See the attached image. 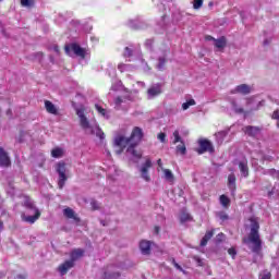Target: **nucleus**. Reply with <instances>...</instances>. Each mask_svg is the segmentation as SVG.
<instances>
[{
  "instance_id": "obj_1",
  "label": "nucleus",
  "mask_w": 279,
  "mask_h": 279,
  "mask_svg": "<svg viewBox=\"0 0 279 279\" xmlns=\"http://www.w3.org/2000/svg\"><path fill=\"white\" fill-rule=\"evenodd\" d=\"M141 141H143V130L138 126L133 129L130 137L123 135L116 136L114 145L116 147H120V150H117V154H122L123 149H126V156H129L133 162H138V160L143 158V153L137 151L135 147Z\"/></svg>"
},
{
  "instance_id": "obj_2",
  "label": "nucleus",
  "mask_w": 279,
  "mask_h": 279,
  "mask_svg": "<svg viewBox=\"0 0 279 279\" xmlns=\"http://www.w3.org/2000/svg\"><path fill=\"white\" fill-rule=\"evenodd\" d=\"M76 114L78 117L80 125L86 134H95L98 138L104 140V131H101L97 121L88 120L86 111L82 108L76 109Z\"/></svg>"
},
{
  "instance_id": "obj_3",
  "label": "nucleus",
  "mask_w": 279,
  "mask_h": 279,
  "mask_svg": "<svg viewBox=\"0 0 279 279\" xmlns=\"http://www.w3.org/2000/svg\"><path fill=\"white\" fill-rule=\"evenodd\" d=\"M123 57L129 59V62H134V60H137L140 64V69H142L145 73H149L151 69L145 62V59H143V53L141 52L140 46L130 45L124 48Z\"/></svg>"
},
{
  "instance_id": "obj_4",
  "label": "nucleus",
  "mask_w": 279,
  "mask_h": 279,
  "mask_svg": "<svg viewBox=\"0 0 279 279\" xmlns=\"http://www.w3.org/2000/svg\"><path fill=\"white\" fill-rule=\"evenodd\" d=\"M248 221L251 223V232L248 234V239L244 240V243H252V252L258 254V252H260V235L258 234L260 226L258 225V220L256 218H251Z\"/></svg>"
},
{
  "instance_id": "obj_5",
  "label": "nucleus",
  "mask_w": 279,
  "mask_h": 279,
  "mask_svg": "<svg viewBox=\"0 0 279 279\" xmlns=\"http://www.w3.org/2000/svg\"><path fill=\"white\" fill-rule=\"evenodd\" d=\"M243 101L244 104H246V106H248V110H258V107L263 106V101H258L257 106L254 105L256 102L254 98H248ZM243 101L241 99H231L230 101L231 108L236 112V114H243L244 110H243V106L241 105L243 104Z\"/></svg>"
},
{
  "instance_id": "obj_6",
  "label": "nucleus",
  "mask_w": 279,
  "mask_h": 279,
  "mask_svg": "<svg viewBox=\"0 0 279 279\" xmlns=\"http://www.w3.org/2000/svg\"><path fill=\"white\" fill-rule=\"evenodd\" d=\"M24 206L26 207L28 215L22 214V221H26V223H36V221L40 219V211L38 208L34 206L32 201H26Z\"/></svg>"
},
{
  "instance_id": "obj_7",
  "label": "nucleus",
  "mask_w": 279,
  "mask_h": 279,
  "mask_svg": "<svg viewBox=\"0 0 279 279\" xmlns=\"http://www.w3.org/2000/svg\"><path fill=\"white\" fill-rule=\"evenodd\" d=\"M71 260L64 262L61 266H59V272L61 276H64L69 269H71L75 263V260H80L82 256H84V250L82 248H75L71 252Z\"/></svg>"
},
{
  "instance_id": "obj_8",
  "label": "nucleus",
  "mask_w": 279,
  "mask_h": 279,
  "mask_svg": "<svg viewBox=\"0 0 279 279\" xmlns=\"http://www.w3.org/2000/svg\"><path fill=\"white\" fill-rule=\"evenodd\" d=\"M65 53L70 56V58H73V56H76L77 58H88L89 52L86 50V48H82L77 44H69L65 46Z\"/></svg>"
},
{
  "instance_id": "obj_9",
  "label": "nucleus",
  "mask_w": 279,
  "mask_h": 279,
  "mask_svg": "<svg viewBox=\"0 0 279 279\" xmlns=\"http://www.w3.org/2000/svg\"><path fill=\"white\" fill-rule=\"evenodd\" d=\"M56 171L59 174L58 186L59 189H64V184L66 183V180H69V177L66 175V163L62 161L57 163Z\"/></svg>"
},
{
  "instance_id": "obj_10",
  "label": "nucleus",
  "mask_w": 279,
  "mask_h": 279,
  "mask_svg": "<svg viewBox=\"0 0 279 279\" xmlns=\"http://www.w3.org/2000/svg\"><path fill=\"white\" fill-rule=\"evenodd\" d=\"M149 169H151V159L146 157L145 162L140 167L141 178H143L145 182H150L151 180V177H149Z\"/></svg>"
},
{
  "instance_id": "obj_11",
  "label": "nucleus",
  "mask_w": 279,
  "mask_h": 279,
  "mask_svg": "<svg viewBox=\"0 0 279 279\" xmlns=\"http://www.w3.org/2000/svg\"><path fill=\"white\" fill-rule=\"evenodd\" d=\"M234 165H236L239 167L241 175L243 178H247L250 175V167L247 166L246 158L235 160Z\"/></svg>"
},
{
  "instance_id": "obj_12",
  "label": "nucleus",
  "mask_w": 279,
  "mask_h": 279,
  "mask_svg": "<svg viewBox=\"0 0 279 279\" xmlns=\"http://www.w3.org/2000/svg\"><path fill=\"white\" fill-rule=\"evenodd\" d=\"M253 87L247 84H241L231 89V95H250Z\"/></svg>"
},
{
  "instance_id": "obj_13",
  "label": "nucleus",
  "mask_w": 279,
  "mask_h": 279,
  "mask_svg": "<svg viewBox=\"0 0 279 279\" xmlns=\"http://www.w3.org/2000/svg\"><path fill=\"white\" fill-rule=\"evenodd\" d=\"M158 95H162V84L160 83L151 85L147 90L148 99H154L158 97Z\"/></svg>"
},
{
  "instance_id": "obj_14",
  "label": "nucleus",
  "mask_w": 279,
  "mask_h": 279,
  "mask_svg": "<svg viewBox=\"0 0 279 279\" xmlns=\"http://www.w3.org/2000/svg\"><path fill=\"white\" fill-rule=\"evenodd\" d=\"M169 56L168 51H160L157 57V69L158 71H165V66H167V57Z\"/></svg>"
},
{
  "instance_id": "obj_15",
  "label": "nucleus",
  "mask_w": 279,
  "mask_h": 279,
  "mask_svg": "<svg viewBox=\"0 0 279 279\" xmlns=\"http://www.w3.org/2000/svg\"><path fill=\"white\" fill-rule=\"evenodd\" d=\"M205 151H209V154H213V151H215L213 143H210L208 140H203L199 142L198 154H205Z\"/></svg>"
},
{
  "instance_id": "obj_16",
  "label": "nucleus",
  "mask_w": 279,
  "mask_h": 279,
  "mask_svg": "<svg viewBox=\"0 0 279 279\" xmlns=\"http://www.w3.org/2000/svg\"><path fill=\"white\" fill-rule=\"evenodd\" d=\"M116 110H128L130 108V101L123 97H117L114 99Z\"/></svg>"
},
{
  "instance_id": "obj_17",
  "label": "nucleus",
  "mask_w": 279,
  "mask_h": 279,
  "mask_svg": "<svg viewBox=\"0 0 279 279\" xmlns=\"http://www.w3.org/2000/svg\"><path fill=\"white\" fill-rule=\"evenodd\" d=\"M244 134L252 136L253 138H258L260 136V129L256 126H245L243 129Z\"/></svg>"
},
{
  "instance_id": "obj_18",
  "label": "nucleus",
  "mask_w": 279,
  "mask_h": 279,
  "mask_svg": "<svg viewBox=\"0 0 279 279\" xmlns=\"http://www.w3.org/2000/svg\"><path fill=\"white\" fill-rule=\"evenodd\" d=\"M140 250L144 256H149L151 252V242L147 240H142L140 242Z\"/></svg>"
},
{
  "instance_id": "obj_19",
  "label": "nucleus",
  "mask_w": 279,
  "mask_h": 279,
  "mask_svg": "<svg viewBox=\"0 0 279 279\" xmlns=\"http://www.w3.org/2000/svg\"><path fill=\"white\" fill-rule=\"evenodd\" d=\"M12 161H10V156L0 147V167H10Z\"/></svg>"
},
{
  "instance_id": "obj_20",
  "label": "nucleus",
  "mask_w": 279,
  "mask_h": 279,
  "mask_svg": "<svg viewBox=\"0 0 279 279\" xmlns=\"http://www.w3.org/2000/svg\"><path fill=\"white\" fill-rule=\"evenodd\" d=\"M228 187L231 192V195H234L236 193V177L234 175V173H231L228 177Z\"/></svg>"
},
{
  "instance_id": "obj_21",
  "label": "nucleus",
  "mask_w": 279,
  "mask_h": 279,
  "mask_svg": "<svg viewBox=\"0 0 279 279\" xmlns=\"http://www.w3.org/2000/svg\"><path fill=\"white\" fill-rule=\"evenodd\" d=\"M228 130L219 131L215 134L217 145H223V141H226V136H228Z\"/></svg>"
},
{
  "instance_id": "obj_22",
  "label": "nucleus",
  "mask_w": 279,
  "mask_h": 279,
  "mask_svg": "<svg viewBox=\"0 0 279 279\" xmlns=\"http://www.w3.org/2000/svg\"><path fill=\"white\" fill-rule=\"evenodd\" d=\"M45 108L47 112H49V114H58V109L56 108V105H53V102L46 100Z\"/></svg>"
},
{
  "instance_id": "obj_23",
  "label": "nucleus",
  "mask_w": 279,
  "mask_h": 279,
  "mask_svg": "<svg viewBox=\"0 0 279 279\" xmlns=\"http://www.w3.org/2000/svg\"><path fill=\"white\" fill-rule=\"evenodd\" d=\"M63 215L64 217H66L68 219H74V221H80V218H77V216L75 215V211L72 208H65L63 210Z\"/></svg>"
},
{
  "instance_id": "obj_24",
  "label": "nucleus",
  "mask_w": 279,
  "mask_h": 279,
  "mask_svg": "<svg viewBox=\"0 0 279 279\" xmlns=\"http://www.w3.org/2000/svg\"><path fill=\"white\" fill-rule=\"evenodd\" d=\"M163 172V179L167 182H173L175 180V177L173 175V172L169 169H162Z\"/></svg>"
},
{
  "instance_id": "obj_25",
  "label": "nucleus",
  "mask_w": 279,
  "mask_h": 279,
  "mask_svg": "<svg viewBox=\"0 0 279 279\" xmlns=\"http://www.w3.org/2000/svg\"><path fill=\"white\" fill-rule=\"evenodd\" d=\"M226 37H220L219 39H214V45L217 49L226 48Z\"/></svg>"
},
{
  "instance_id": "obj_26",
  "label": "nucleus",
  "mask_w": 279,
  "mask_h": 279,
  "mask_svg": "<svg viewBox=\"0 0 279 279\" xmlns=\"http://www.w3.org/2000/svg\"><path fill=\"white\" fill-rule=\"evenodd\" d=\"M118 70L120 73H125L128 71H134V66L132 64L120 63Z\"/></svg>"
},
{
  "instance_id": "obj_27",
  "label": "nucleus",
  "mask_w": 279,
  "mask_h": 279,
  "mask_svg": "<svg viewBox=\"0 0 279 279\" xmlns=\"http://www.w3.org/2000/svg\"><path fill=\"white\" fill-rule=\"evenodd\" d=\"M52 158H62L64 156V148L56 147L51 150Z\"/></svg>"
},
{
  "instance_id": "obj_28",
  "label": "nucleus",
  "mask_w": 279,
  "mask_h": 279,
  "mask_svg": "<svg viewBox=\"0 0 279 279\" xmlns=\"http://www.w3.org/2000/svg\"><path fill=\"white\" fill-rule=\"evenodd\" d=\"M95 108H96L97 112L99 114H101V117H104L105 119L110 118V112L108 110H106L105 108H102L101 106L95 105Z\"/></svg>"
},
{
  "instance_id": "obj_29",
  "label": "nucleus",
  "mask_w": 279,
  "mask_h": 279,
  "mask_svg": "<svg viewBox=\"0 0 279 279\" xmlns=\"http://www.w3.org/2000/svg\"><path fill=\"white\" fill-rule=\"evenodd\" d=\"M213 231H207L206 234L204 235V238L201 241V246L204 247L208 244V241H210V239H213Z\"/></svg>"
},
{
  "instance_id": "obj_30",
  "label": "nucleus",
  "mask_w": 279,
  "mask_h": 279,
  "mask_svg": "<svg viewBox=\"0 0 279 279\" xmlns=\"http://www.w3.org/2000/svg\"><path fill=\"white\" fill-rule=\"evenodd\" d=\"M177 153L181 154V156L186 155V146L184 145V142H181V144L177 146Z\"/></svg>"
},
{
  "instance_id": "obj_31",
  "label": "nucleus",
  "mask_w": 279,
  "mask_h": 279,
  "mask_svg": "<svg viewBox=\"0 0 279 279\" xmlns=\"http://www.w3.org/2000/svg\"><path fill=\"white\" fill-rule=\"evenodd\" d=\"M195 99L191 98L186 102L182 104V110H189L191 106H195Z\"/></svg>"
},
{
  "instance_id": "obj_32",
  "label": "nucleus",
  "mask_w": 279,
  "mask_h": 279,
  "mask_svg": "<svg viewBox=\"0 0 279 279\" xmlns=\"http://www.w3.org/2000/svg\"><path fill=\"white\" fill-rule=\"evenodd\" d=\"M180 221L181 223H186V221H191V215L186 211L181 213Z\"/></svg>"
},
{
  "instance_id": "obj_33",
  "label": "nucleus",
  "mask_w": 279,
  "mask_h": 279,
  "mask_svg": "<svg viewBox=\"0 0 279 279\" xmlns=\"http://www.w3.org/2000/svg\"><path fill=\"white\" fill-rule=\"evenodd\" d=\"M220 204H221V206H223V208H228V206H230V198H228V196H226V195H221Z\"/></svg>"
},
{
  "instance_id": "obj_34",
  "label": "nucleus",
  "mask_w": 279,
  "mask_h": 279,
  "mask_svg": "<svg viewBox=\"0 0 279 279\" xmlns=\"http://www.w3.org/2000/svg\"><path fill=\"white\" fill-rule=\"evenodd\" d=\"M173 144L175 145L177 143H182V137H180V131H174L173 132Z\"/></svg>"
},
{
  "instance_id": "obj_35",
  "label": "nucleus",
  "mask_w": 279,
  "mask_h": 279,
  "mask_svg": "<svg viewBox=\"0 0 279 279\" xmlns=\"http://www.w3.org/2000/svg\"><path fill=\"white\" fill-rule=\"evenodd\" d=\"M21 5L23 8H32V5H34V0H21Z\"/></svg>"
},
{
  "instance_id": "obj_36",
  "label": "nucleus",
  "mask_w": 279,
  "mask_h": 279,
  "mask_svg": "<svg viewBox=\"0 0 279 279\" xmlns=\"http://www.w3.org/2000/svg\"><path fill=\"white\" fill-rule=\"evenodd\" d=\"M204 5V0H194L193 8L194 10H199Z\"/></svg>"
},
{
  "instance_id": "obj_37",
  "label": "nucleus",
  "mask_w": 279,
  "mask_h": 279,
  "mask_svg": "<svg viewBox=\"0 0 279 279\" xmlns=\"http://www.w3.org/2000/svg\"><path fill=\"white\" fill-rule=\"evenodd\" d=\"M259 279H271V272L264 270L260 275H259Z\"/></svg>"
},
{
  "instance_id": "obj_38",
  "label": "nucleus",
  "mask_w": 279,
  "mask_h": 279,
  "mask_svg": "<svg viewBox=\"0 0 279 279\" xmlns=\"http://www.w3.org/2000/svg\"><path fill=\"white\" fill-rule=\"evenodd\" d=\"M119 278V274L114 272L112 275H109L108 272H105V278L104 279H117Z\"/></svg>"
},
{
  "instance_id": "obj_39",
  "label": "nucleus",
  "mask_w": 279,
  "mask_h": 279,
  "mask_svg": "<svg viewBox=\"0 0 279 279\" xmlns=\"http://www.w3.org/2000/svg\"><path fill=\"white\" fill-rule=\"evenodd\" d=\"M268 173L272 175V178H279V171H277L276 169H270Z\"/></svg>"
},
{
  "instance_id": "obj_40",
  "label": "nucleus",
  "mask_w": 279,
  "mask_h": 279,
  "mask_svg": "<svg viewBox=\"0 0 279 279\" xmlns=\"http://www.w3.org/2000/svg\"><path fill=\"white\" fill-rule=\"evenodd\" d=\"M228 254L234 258L236 256V250L234 247H231L228 250Z\"/></svg>"
},
{
  "instance_id": "obj_41",
  "label": "nucleus",
  "mask_w": 279,
  "mask_h": 279,
  "mask_svg": "<svg viewBox=\"0 0 279 279\" xmlns=\"http://www.w3.org/2000/svg\"><path fill=\"white\" fill-rule=\"evenodd\" d=\"M272 119H276V121H277V128H279V111H275V112L272 113Z\"/></svg>"
},
{
  "instance_id": "obj_42",
  "label": "nucleus",
  "mask_w": 279,
  "mask_h": 279,
  "mask_svg": "<svg viewBox=\"0 0 279 279\" xmlns=\"http://www.w3.org/2000/svg\"><path fill=\"white\" fill-rule=\"evenodd\" d=\"M218 217L221 221H227L228 219V216L226 215V213H219L218 214Z\"/></svg>"
},
{
  "instance_id": "obj_43",
  "label": "nucleus",
  "mask_w": 279,
  "mask_h": 279,
  "mask_svg": "<svg viewBox=\"0 0 279 279\" xmlns=\"http://www.w3.org/2000/svg\"><path fill=\"white\" fill-rule=\"evenodd\" d=\"M158 138H159V141H160L161 143H165V141H166V138H167V134H165V133H159V134H158Z\"/></svg>"
},
{
  "instance_id": "obj_44",
  "label": "nucleus",
  "mask_w": 279,
  "mask_h": 279,
  "mask_svg": "<svg viewBox=\"0 0 279 279\" xmlns=\"http://www.w3.org/2000/svg\"><path fill=\"white\" fill-rule=\"evenodd\" d=\"M90 206L94 210H97V208H99V203H97V201H92Z\"/></svg>"
},
{
  "instance_id": "obj_45",
  "label": "nucleus",
  "mask_w": 279,
  "mask_h": 279,
  "mask_svg": "<svg viewBox=\"0 0 279 279\" xmlns=\"http://www.w3.org/2000/svg\"><path fill=\"white\" fill-rule=\"evenodd\" d=\"M226 239V235L223 233H219L217 235V241H223Z\"/></svg>"
},
{
  "instance_id": "obj_46",
  "label": "nucleus",
  "mask_w": 279,
  "mask_h": 279,
  "mask_svg": "<svg viewBox=\"0 0 279 279\" xmlns=\"http://www.w3.org/2000/svg\"><path fill=\"white\" fill-rule=\"evenodd\" d=\"M52 50L54 51V53H57V56L60 53V48L58 46H53Z\"/></svg>"
},
{
  "instance_id": "obj_47",
  "label": "nucleus",
  "mask_w": 279,
  "mask_h": 279,
  "mask_svg": "<svg viewBox=\"0 0 279 279\" xmlns=\"http://www.w3.org/2000/svg\"><path fill=\"white\" fill-rule=\"evenodd\" d=\"M157 165H158L159 169H161V170L165 169V168H162V159H158Z\"/></svg>"
},
{
  "instance_id": "obj_48",
  "label": "nucleus",
  "mask_w": 279,
  "mask_h": 279,
  "mask_svg": "<svg viewBox=\"0 0 279 279\" xmlns=\"http://www.w3.org/2000/svg\"><path fill=\"white\" fill-rule=\"evenodd\" d=\"M205 40H213L215 43V38L213 36H210V35H207L205 37Z\"/></svg>"
},
{
  "instance_id": "obj_49",
  "label": "nucleus",
  "mask_w": 279,
  "mask_h": 279,
  "mask_svg": "<svg viewBox=\"0 0 279 279\" xmlns=\"http://www.w3.org/2000/svg\"><path fill=\"white\" fill-rule=\"evenodd\" d=\"M174 267H177L180 271H183V274H184V269H182V267L180 265H178L177 263H174Z\"/></svg>"
},
{
  "instance_id": "obj_50",
  "label": "nucleus",
  "mask_w": 279,
  "mask_h": 279,
  "mask_svg": "<svg viewBox=\"0 0 279 279\" xmlns=\"http://www.w3.org/2000/svg\"><path fill=\"white\" fill-rule=\"evenodd\" d=\"M197 263H198L199 267H202L204 265V262H202V259H197Z\"/></svg>"
},
{
  "instance_id": "obj_51",
  "label": "nucleus",
  "mask_w": 279,
  "mask_h": 279,
  "mask_svg": "<svg viewBox=\"0 0 279 279\" xmlns=\"http://www.w3.org/2000/svg\"><path fill=\"white\" fill-rule=\"evenodd\" d=\"M151 43H153L151 39L146 40V45H147V46H150Z\"/></svg>"
},
{
  "instance_id": "obj_52",
  "label": "nucleus",
  "mask_w": 279,
  "mask_h": 279,
  "mask_svg": "<svg viewBox=\"0 0 279 279\" xmlns=\"http://www.w3.org/2000/svg\"><path fill=\"white\" fill-rule=\"evenodd\" d=\"M3 230V221L0 220V232Z\"/></svg>"
},
{
  "instance_id": "obj_53",
  "label": "nucleus",
  "mask_w": 279,
  "mask_h": 279,
  "mask_svg": "<svg viewBox=\"0 0 279 279\" xmlns=\"http://www.w3.org/2000/svg\"><path fill=\"white\" fill-rule=\"evenodd\" d=\"M155 231H156V234H158V232L160 231V228L156 227Z\"/></svg>"
},
{
  "instance_id": "obj_54",
  "label": "nucleus",
  "mask_w": 279,
  "mask_h": 279,
  "mask_svg": "<svg viewBox=\"0 0 279 279\" xmlns=\"http://www.w3.org/2000/svg\"><path fill=\"white\" fill-rule=\"evenodd\" d=\"M111 90H117V86L112 85Z\"/></svg>"
},
{
  "instance_id": "obj_55",
  "label": "nucleus",
  "mask_w": 279,
  "mask_h": 279,
  "mask_svg": "<svg viewBox=\"0 0 279 279\" xmlns=\"http://www.w3.org/2000/svg\"><path fill=\"white\" fill-rule=\"evenodd\" d=\"M17 279H25V277H23V276H17Z\"/></svg>"
},
{
  "instance_id": "obj_56",
  "label": "nucleus",
  "mask_w": 279,
  "mask_h": 279,
  "mask_svg": "<svg viewBox=\"0 0 279 279\" xmlns=\"http://www.w3.org/2000/svg\"><path fill=\"white\" fill-rule=\"evenodd\" d=\"M138 84H141V86H145V83H144V82H138Z\"/></svg>"
},
{
  "instance_id": "obj_57",
  "label": "nucleus",
  "mask_w": 279,
  "mask_h": 279,
  "mask_svg": "<svg viewBox=\"0 0 279 279\" xmlns=\"http://www.w3.org/2000/svg\"><path fill=\"white\" fill-rule=\"evenodd\" d=\"M260 158H262V160H267V157H265V156H262Z\"/></svg>"
},
{
  "instance_id": "obj_58",
  "label": "nucleus",
  "mask_w": 279,
  "mask_h": 279,
  "mask_svg": "<svg viewBox=\"0 0 279 279\" xmlns=\"http://www.w3.org/2000/svg\"><path fill=\"white\" fill-rule=\"evenodd\" d=\"M107 156H110V151L107 150Z\"/></svg>"
},
{
  "instance_id": "obj_59",
  "label": "nucleus",
  "mask_w": 279,
  "mask_h": 279,
  "mask_svg": "<svg viewBox=\"0 0 279 279\" xmlns=\"http://www.w3.org/2000/svg\"><path fill=\"white\" fill-rule=\"evenodd\" d=\"M3 1V0H0V2Z\"/></svg>"
}]
</instances>
